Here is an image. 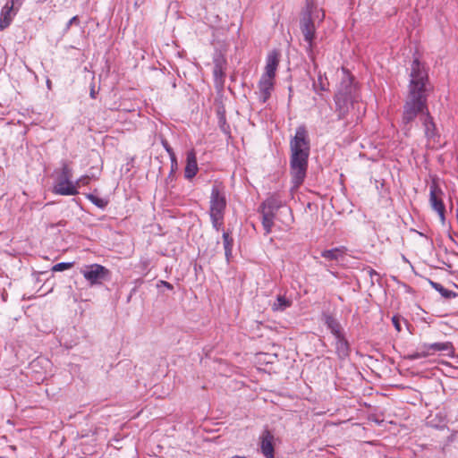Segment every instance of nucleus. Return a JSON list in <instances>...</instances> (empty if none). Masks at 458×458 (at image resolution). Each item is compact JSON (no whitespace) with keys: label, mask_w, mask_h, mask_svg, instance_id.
<instances>
[{"label":"nucleus","mask_w":458,"mask_h":458,"mask_svg":"<svg viewBox=\"0 0 458 458\" xmlns=\"http://www.w3.org/2000/svg\"><path fill=\"white\" fill-rule=\"evenodd\" d=\"M310 151V140L304 125L296 128L295 135L290 140V174L293 189L299 188L304 182Z\"/></svg>","instance_id":"f257e3e1"},{"label":"nucleus","mask_w":458,"mask_h":458,"mask_svg":"<svg viewBox=\"0 0 458 458\" xmlns=\"http://www.w3.org/2000/svg\"><path fill=\"white\" fill-rule=\"evenodd\" d=\"M338 119H344L351 108L359 105L360 94L353 77L344 70V77L334 98Z\"/></svg>","instance_id":"f03ea898"},{"label":"nucleus","mask_w":458,"mask_h":458,"mask_svg":"<svg viewBox=\"0 0 458 458\" xmlns=\"http://www.w3.org/2000/svg\"><path fill=\"white\" fill-rule=\"evenodd\" d=\"M226 205L227 200L225 187L220 182H215L212 186L209 197L208 215L212 227L216 232L223 229Z\"/></svg>","instance_id":"7ed1b4c3"},{"label":"nucleus","mask_w":458,"mask_h":458,"mask_svg":"<svg viewBox=\"0 0 458 458\" xmlns=\"http://www.w3.org/2000/svg\"><path fill=\"white\" fill-rule=\"evenodd\" d=\"M426 114H429L427 106V97L408 94L402 116V130L406 136L409 135L415 119L420 117L422 121V117Z\"/></svg>","instance_id":"20e7f679"},{"label":"nucleus","mask_w":458,"mask_h":458,"mask_svg":"<svg viewBox=\"0 0 458 458\" xmlns=\"http://www.w3.org/2000/svg\"><path fill=\"white\" fill-rule=\"evenodd\" d=\"M409 95L427 97L428 73L425 65L415 58L410 67Z\"/></svg>","instance_id":"39448f33"},{"label":"nucleus","mask_w":458,"mask_h":458,"mask_svg":"<svg viewBox=\"0 0 458 458\" xmlns=\"http://www.w3.org/2000/svg\"><path fill=\"white\" fill-rule=\"evenodd\" d=\"M61 167L55 171L56 177L55 179L53 192L61 196L77 195L79 191L73 185L72 168L67 160L60 162Z\"/></svg>","instance_id":"423d86ee"},{"label":"nucleus","mask_w":458,"mask_h":458,"mask_svg":"<svg viewBox=\"0 0 458 458\" xmlns=\"http://www.w3.org/2000/svg\"><path fill=\"white\" fill-rule=\"evenodd\" d=\"M301 30L307 43L306 52L311 60H314L313 40L316 34V27L311 19V11L304 12L301 19Z\"/></svg>","instance_id":"0eeeda50"},{"label":"nucleus","mask_w":458,"mask_h":458,"mask_svg":"<svg viewBox=\"0 0 458 458\" xmlns=\"http://www.w3.org/2000/svg\"><path fill=\"white\" fill-rule=\"evenodd\" d=\"M81 273L91 285L101 284L109 275L108 269L99 264L85 266L81 269Z\"/></svg>","instance_id":"6e6552de"},{"label":"nucleus","mask_w":458,"mask_h":458,"mask_svg":"<svg viewBox=\"0 0 458 458\" xmlns=\"http://www.w3.org/2000/svg\"><path fill=\"white\" fill-rule=\"evenodd\" d=\"M442 190L433 182L429 186V202L432 208L438 214L441 221L444 222L445 208L442 200Z\"/></svg>","instance_id":"1a4fd4ad"},{"label":"nucleus","mask_w":458,"mask_h":458,"mask_svg":"<svg viewBox=\"0 0 458 458\" xmlns=\"http://www.w3.org/2000/svg\"><path fill=\"white\" fill-rule=\"evenodd\" d=\"M422 125L424 127V134L427 138L428 144L434 148V144L438 141L439 134L437 131L436 124L433 121L432 116L429 114H424L422 117Z\"/></svg>","instance_id":"9d476101"},{"label":"nucleus","mask_w":458,"mask_h":458,"mask_svg":"<svg viewBox=\"0 0 458 458\" xmlns=\"http://www.w3.org/2000/svg\"><path fill=\"white\" fill-rule=\"evenodd\" d=\"M278 64L279 53L276 50H273L267 56L265 72L261 77L275 80Z\"/></svg>","instance_id":"9b49d317"},{"label":"nucleus","mask_w":458,"mask_h":458,"mask_svg":"<svg viewBox=\"0 0 458 458\" xmlns=\"http://www.w3.org/2000/svg\"><path fill=\"white\" fill-rule=\"evenodd\" d=\"M275 80L261 77L259 83L257 92L259 99L261 103H266L271 97L274 90Z\"/></svg>","instance_id":"f8f14e48"},{"label":"nucleus","mask_w":458,"mask_h":458,"mask_svg":"<svg viewBox=\"0 0 458 458\" xmlns=\"http://www.w3.org/2000/svg\"><path fill=\"white\" fill-rule=\"evenodd\" d=\"M274 436L273 434L266 429L260 436V450L262 454L266 458H274Z\"/></svg>","instance_id":"ddd939ff"},{"label":"nucleus","mask_w":458,"mask_h":458,"mask_svg":"<svg viewBox=\"0 0 458 458\" xmlns=\"http://www.w3.org/2000/svg\"><path fill=\"white\" fill-rule=\"evenodd\" d=\"M199 171L197 156L194 149H191L186 154V165L184 168V177L191 180L196 176Z\"/></svg>","instance_id":"4468645a"},{"label":"nucleus","mask_w":458,"mask_h":458,"mask_svg":"<svg viewBox=\"0 0 458 458\" xmlns=\"http://www.w3.org/2000/svg\"><path fill=\"white\" fill-rule=\"evenodd\" d=\"M16 13L17 9L10 5L9 2H6L0 13V30H4L10 26Z\"/></svg>","instance_id":"2eb2a0df"},{"label":"nucleus","mask_w":458,"mask_h":458,"mask_svg":"<svg viewBox=\"0 0 458 458\" xmlns=\"http://www.w3.org/2000/svg\"><path fill=\"white\" fill-rule=\"evenodd\" d=\"M335 352L339 359L344 360L350 355L351 348L349 342L344 335L335 337Z\"/></svg>","instance_id":"dca6fc26"},{"label":"nucleus","mask_w":458,"mask_h":458,"mask_svg":"<svg viewBox=\"0 0 458 458\" xmlns=\"http://www.w3.org/2000/svg\"><path fill=\"white\" fill-rule=\"evenodd\" d=\"M284 202L278 194H273L267 198L260 205L259 209L270 211L276 214L277 210L283 206Z\"/></svg>","instance_id":"f3484780"},{"label":"nucleus","mask_w":458,"mask_h":458,"mask_svg":"<svg viewBox=\"0 0 458 458\" xmlns=\"http://www.w3.org/2000/svg\"><path fill=\"white\" fill-rule=\"evenodd\" d=\"M423 348L429 352V355L435 352H444L447 355L454 353V345L451 342L423 344Z\"/></svg>","instance_id":"a211bd4d"},{"label":"nucleus","mask_w":458,"mask_h":458,"mask_svg":"<svg viewBox=\"0 0 458 458\" xmlns=\"http://www.w3.org/2000/svg\"><path fill=\"white\" fill-rule=\"evenodd\" d=\"M323 318L325 325L335 337L344 335L342 326L335 317L330 314H324Z\"/></svg>","instance_id":"6ab92c4d"},{"label":"nucleus","mask_w":458,"mask_h":458,"mask_svg":"<svg viewBox=\"0 0 458 458\" xmlns=\"http://www.w3.org/2000/svg\"><path fill=\"white\" fill-rule=\"evenodd\" d=\"M346 248L344 246L336 247L331 250H325L321 252V257L330 261H336L340 258H343L345 254Z\"/></svg>","instance_id":"aec40b11"},{"label":"nucleus","mask_w":458,"mask_h":458,"mask_svg":"<svg viewBox=\"0 0 458 458\" xmlns=\"http://www.w3.org/2000/svg\"><path fill=\"white\" fill-rule=\"evenodd\" d=\"M222 238L225 249V256L227 262H229L230 259L232 258L233 246V238L232 237V233L230 231H223Z\"/></svg>","instance_id":"412c9836"},{"label":"nucleus","mask_w":458,"mask_h":458,"mask_svg":"<svg viewBox=\"0 0 458 458\" xmlns=\"http://www.w3.org/2000/svg\"><path fill=\"white\" fill-rule=\"evenodd\" d=\"M293 304V301L285 295H277L276 301L271 305V309L273 311L276 312H282L284 311L286 309L290 308Z\"/></svg>","instance_id":"4be33fe9"},{"label":"nucleus","mask_w":458,"mask_h":458,"mask_svg":"<svg viewBox=\"0 0 458 458\" xmlns=\"http://www.w3.org/2000/svg\"><path fill=\"white\" fill-rule=\"evenodd\" d=\"M260 213L262 215V225L265 230V233L269 234L272 232L276 214L262 209H260Z\"/></svg>","instance_id":"5701e85b"},{"label":"nucleus","mask_w":458,"mask_h":458,"mask_svg":"<svg viewBox=\"0 0 458 458\" xmlns=\"http://www.w3.org/2000/svg\"><path fill=\"white\" fill-rule=\"evenodd\" d=\"M432 287L437 291L442 297L445 298V299H451V298H454L457 296V294L453 292V291H450L446 288H445L441 284L439 283H435V282H430Z\"/></svg>","instance_id":"b1692460"},{"label":"nucleus","mask_w":458,"mask_h":458,"mask_svg":"<svg viewBox=\"0 0 458 458\" xmlns=\"http://www.w3.org/2000/svg\"><path fill=\"white\" fill-rule=\"evenodd\" d=\"M311 11V19L314 21L315 20H318V21H322L325 18V13L322 9H318L317 7H314L313 4L310 2L307 3L306 10L305 12Z\"/></svg>","instance_id":"393cba45"},{"label":"nucleus","mask_w":458,"mask_h":458,"mask_svg":"<svg viewBox=\"0 0 458 458\" xmlns=\"http://www.w3.org/2000/svg\"><path fill=\"white\" fill-rule=\"evenodd\" d=\"M86 198L91 202L93 203L95 206H97L98 208H101V209H105L106 207L107 206L108 204V199H104V198H99L96 195H94L93 193H88L86 194Z\"/></svg>","instance_id":"a878e982"},{"label":"nucleus","mask_w":458,"mask_h":458,"mask_svg":"<svg viewBox=\"0 0 458 458\" xmlns=\"http://www.w3.org/2000/svg\"><path fill=\"white\" fill-rule=\"evenodd\" d=\"M90 180H91L90 176L82 175L73 182V185H74L75 189L78 191V189L81 188V186L88 185L89 183Z\"/></svg>","instance_id":"bb28decb"},{"label":"nucleus","mask_w":458,"mask_h":458,"mask_svg":"<svg viewBox=\"0 0 458 458\" xmlns=\"http://www.w3.org/2000/svg\"><path fill=\"white\" fill-rule=\"evenodd\" d=\"M72 267V263H71V262H60V263L55 264L53 267L52 270L55 272L64 271V270L71 268Z\"/></svg>","instance_id":"cd10ccee"},{"label":"nucleus","mask_w":458,"mask_h":458,"mask_svg":"<svg viewBox=\"0 0 458 458\" xmlns=\"http://www.w3.org/2000/svg\"><path fill=\"white\" fill-rule=\"evenodd\" d=\"M428 355H429V352H428L427 349H424L423 344H422L420 347V351L411 354V359L417 360V359L428 357Z\"/></svg>","instance_id":"c85d7f7f"},{"label":"nucleus","mask_w":458,"mask_h":458,"mask_svg":"<svg viewBox=\"0 0 458 458\" xmlns=\"http://www.w3.org/2000/svg\"><path fill=\"white\" fill-rule=\"evenodd\" d=\"M162 145H163L164 148L166 150V152L168 153L169 157L174 158V150L166 140H162Z\"/></svg>","instance_id":"c756f323"},{"label":"nucleus","mask_w":458,"mask_h":458,"mask_svg":"<svg viewBox=\"0 0 458 458\" xmlns=\"http://www.w3.org/2000/svg\"><path fill=\"white\" fill-rule=\"evenodd\" d=\"M392 322L396 331L400 332L402 330L400 318L397 316H394L392 318Z\"/></svg>","instance_id":"7c9ffc66"},{"label":"nucleus","mask_w":458,"mask_h":458,"mask_svg":"<svg viewBox=\"0 0 458 458\" xmlns=\"http://www.w3.org/2000/svg\"><path fill=\"white\" fill-rule=\"evenodd\" d=\"M24 0H7L6 2H9L10 5H13L17 11L21 6Z\"/></svg>","instance_id":"2f4dec72"},{"label":"nucleus","mask_w":458,"mask_h":458,"mask_svg":"<svg viewBox=\"0 0 458 458\" xmlns=\"http://www.w3.org/2000/svg\"><path fill=\"white\" fill-rule=\"evenodd\" d=\"M74 23H79L78 16H73L68 21L65 26V30H68L71 28V26Z\"/></svg>","instance_id":"473e14b6"},{"label":"nucleus","mask_w":458,"mask_h":458,"mask_svg":"<svg viewBox=\"0 0 458 458\" xmlns=\"http://www.w3.org/2000/svg\"><path fill=\"white\" fill-rule=\"evenodd\" d=\"M318 85L319 86V89L321 90H327V88L326 86L323 84V77L321 74H318Z\"/></svg>","instance_id":"72a5a7b5"},{"label":"nucleus","mask_w":458,"mask_h":458,"mask_svg":"<svg viewBox=\"0 0 458 458\" xmlns=\"http://www.w3.org/2000/svg\"><path fill=\"white\" fill-rule=\"evenodd\" d=\"M214 75L216 78L223 75L222 70L218 65H216L214 69Z\"/></svg>","instance_id":"f704fd0d"},{"label":"nucleus","mask_w":458,"mask_h":458,"mask_svg":"<svg viewBox=\"0 0 458 458\" xmlns=\"http://www.w3.org/2000/svg\"><path fill=\"white\" fill-rule=\"evenodd\" d=\"M161 284H162L165 287H166L168 290H172V289H173V285H172L170 283H168V282L161 281Z\"/></svg>","instance_id":"c9c22d12"},{"label":"nucleus","mask_w":458,"mask_h":458,"mask_svg":"<svg viewBox=\"0 0 458 458\" xmlns=\"http://www.w3.org/2000/svg\"><path fill=\"white\" fill-rule=\"evenodd\" d=\"M47 87L48 89H51L52 88V82L49 79L47 80Z\"/></svg>","instance_id":"e433bc0d"},{"label":"nucleus","mask_w":458,"mask_h":458,"mask_svg":"<svg viewBox=\"0 0 458 458\" xmlns=\"http://www.w3.org/2000/svg\"><path fill=\"white\" fill-rule=\"evenodd\" d=\"M170 159H171L172 164H175V165H176V162H177V161H176V157H175V154H174V158H173V157H170Z\"/></svg>","instance_id":"4c0bfd02"},{"label":"nucleus","mask_w":458,"mask_h":458,"mask_svg":"<svg viewBox=\"0 0 458 458\" xmlns=\"http://www.w3.org/2000/svg\"><path fill=\"white\" fill-rule=\"evenodd\" d=\"M90 97H91L92 98H95V92H94V90H93V89H91V91H90Z\"/></svg>","instance_id":"58836bf2"}]
</instances>
